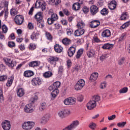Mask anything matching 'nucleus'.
Returning a JSON list of instances; mask_svg holds the SVG:
<instances>
[{
	"instance_id": "1",
	"label": "nucleus",
	"mask_w": 130,
	"mask_h": 130,
	"mask_svg": "<svg viewBox=\"0 0 130 130\" xmlns=\"http://www.w3.org/2000/svg\"><path fill=\"white\" fill-rule=\"evenodd\" d=\"M98 101H100V96H99V95L93 96L92 100L87 104L86 106L87 107V109H89V110L94 109L96 107V105H97L96 102H98Z\"/></svg>"
},
{
	"instance_id": "2",
	"label": "nucleus",
	"mask_w": 130,
	"mask_h": 130,
	"mask_svg": "<svg viewBox=\"0 0 130 130\" xmlns=\"http://www.w3.org/2000/svg\"><path fill=\"white\" fill-rule=\"evenodd\" d=\"M35 19L38 22L37 26L39 28L44 27V20H43V16L41 12H39L35 15Z\"/></svg>"
},
{
	"instance_id": "3",
	"label": "nucleus",
	"mask_w": 130,
	"mask_h": 130,
	"mask_svg": "<svg viewBox=\"0 0 130 130\" xmlns=\"http://www.w3.org/2000/svg\"><path fill=\"white\" fill-rule=\"evenodd\" d=\"M3 60H4L6 66H8L9 68H10V69H13L14 67H16V66H17L16 61H13V60L11 59V58L5 57Z\"/></svg>"
},
{
	"instance_id": "4",
	"label": "nucleus",
	"mask_w": 130,
	"mask_h": 130,
	"mask_svg": "<svg viewBox=\"0 0 130 130\" xmlns=\"http://www.w3.org/2000/svg\"><path fill=\"white\" fill-rule=\"evenodd\" d=\"M35 124V123L34 122H25L22 125V127L23 129L30 130L34 127Z\"/></svg>"
},
{
	"instance_id": "5",
	"label": "nucleus",
	"mask_w": 130,
	"mask_h": 130,
	"mask_svg": "<svg viewBox=\"0 0 130 130\" xmlns=\"http://www.w3.org/2000/svg\"><path fill=\"white\" fill-rule=\"evenodd\" d=\"M48 90H49V91H52V92L51 93L52 98H55L56 96H57V95L58 94V93H59L58 89H56L53 84L50 85L48 87Z\"/></svg>"
},
{
	"instance_id": "6",
	"label": "nucleus",
	"mask_w": 130,
	"mask_h": 130,
	"mask_svg": "<svg viewBox=\"0 0 130 130\" xmlns=\"http://www.w3.org/2000/svg\"><path fill=\"white\" fill-rule=\"evenodd\" d=\"M59 60V57H56L55 56H50L49 58L48 59V61L52 64L55 67L56 66V62Z\"/></svg>"
},
{
	"instance_id": "7",
	"label": "nucleus",
	"mask_w": 130,
	"mask_h": 130,
	"mask_svg": "<svg viewBox=\"0 0 130 130\" xmlns=\"http://www.w3.org/2000/svg\"><path fill=\"white\" fill-rule=\"evenodd\" d=\"M85 86V81L83 79L79 80L74 86L75 90L79 91Z\"/></svg>"
},
{
	"instance_id": "8",
	"label": "nucleus",
	"mask_w": 130,
	"mask_h": 130,
	"mask_svg": "<svg viewBox=\"0 0 130 130\" xmlns=\"http://www.w3.org/2000/svg\"><path fill=\"white\" fill-rule=\"evenodd\" d=\"M14 21L17 25H22L23 22H24V16L17 15L15 17Z\"/></svg>"
},
{
	"instance_id": "9",
	"label": "nucleus",
	"mask_w": 130,
	"mask_h": 130,
	"mask_svg": "<svg viewBox=\"0 0 130 130\" xmlns=\"http://www.w3.org/2000/svg\"><path fill=\"white\" fill-rule=\"evenodd\" d=\"M2 128L4 130H10L11 129V122L8 120H5L2 123Z\"/></svg>"
},
{
	"instance_id": "10",
	"label": "nucleus",
	"mask_w": 130,
	"mask_h": 130,
	"mask_svg": "<svg viewBox=\"0 0 130 130\" xmlns=\"http://www.w3.org/2000/svg\"><path fill=\"white\" fill-rule=\"evenodd\" d=\"M90 14L92 16H95L99 12V8L96 5H92L90 8Z\"/></svg>"
},
{
	"instance_id": "11",
	"label": "nucleus",
	"mask_w": 130,
	"mask_h": 130,
	"mask_svg": "<svg viewBox=\"0 0 130 130\" xmlns=\"http://www.w3.org/2000/svg\"><path fill=\"white\" fill-rule=\"evenodd\" d=\"M31 83L33 86H39V85H41L42 81L39 77H36L32 79Z\"/></svg>"
},
{
	"instance_id": "12",
	"label": "nucleus",
	"mask_w": 130,
	"mask_h": 130,
	"mask_svg": "<svg viewBox=\"0 0 130 130\" xmlns=\"http://www.w3.org/2000/svg\"><path fill=\"white\" fill-rule=\"evenodd\" d=\"M24 111L26 113H31L34 111L33 109V106H32V104H28L25 106Z\"/></svg>"
},
{
	"instance_id": "13",
	"label": "nucleus",
	"mask_w": 130,
	"mask_h": 130,
	"mask_svg": "<svg viewBox=\"0 0 130 130\" xmlns=\"http://www.w3.org/2000/svg\"><path fill=\"white\" fill-rule=\"evenodd\" d=\"M75 52H76V47L71 46L68 49V54L69 56L71 57V56H73V55L75 54Z\"/></svg>"
},
{
	"instance_id": "14",
	"label": "nucleus",
	"mask_w": 130,
	"mask_h": 130,
	"mask_svg": "<svg viewBox=\"0 0 130 130\" xmlns=\"http://www.w3.org/2000/svg\"><path fill=\"white\" fill-rule=\"evenodd\" d=\"M84 33H85V29H80L78 28L75 31L74 35L75 36H76V37H79L82 36V35H84Z\"/></svg>"
},
{
	"instance_id": "15",
	"label": "nucleus",
	"mask_w": 130,
	"mask_h": 130,
	"mask_svg": "<svg viewBox=\"0 0 130 130\" xmlns=\"http://www.w3.org/2000/svg\"><path fill=\"white\" fill-rule=\"evenodd\" d=\"M108 8L110 10H113L116 8V1L113 0L108 4Z\"/></svg>"
},
{
	"instance_id": "16",
	"label": "nucleus",
	"mask_w": 130,
	"mask_h": 130,
	"mask_svg": "<svg viewBox=\"0 0 130 130\" xmlns=\"http://www.w3.org/2000/svg\"><path fill=\"white\" fill-rule=\"evenodd\" d=\"M54 50L57 53H60L62 52L63 48L59 44H55L54 47Z\"/></svg>"
},
{
	"instance_id": "17",
	"label": "nucleus",
	"mask_w": 130,
	"mask_h": 130,
	"mask_svg": "<svg viewBox=\"0 0 130 130\" xmlns=\"http://www.w3.org/2000/svg\"><path fill=\"white\" fill-rule=\"evenodd\" d=\"M98 76L99 74L97 72L91 74L89 78V82H94V81H96V80L98 79Z\"/></svg>"
},
{
	"instance_id": "18",
	"label": "nucleus",
	"mask_w": 130,
	"mask_h": 130,
	"mask_svg": "<svg viewBox=\"0 0 130 130\" xmlns=\"http://www.w3.org/2000/svg\"><path fill=\"white\" fill-rule=\"evenodd\" d=\"M111 36V32H110V30L109 29H105L102 33V36L103 38L110 37Z\"/></svg>"
},
{
	"instance_id": "19",
	"label": "nucleus",
	"mask_w": 130,
	"mask_h": 130,
	"mask_svg": "<svg viewBox=\"0 0 130 130\" xmlns=\"http://www.w3.org/2000/svg\"><path fill=\"white\" fill-rule=\"evenodd\" d=\"M100 25V21L99 20H93L90 24V28H97L98 26Z\"/></svg>"
},
{
	"instance_id": "20",
	"label": "nucleus",
	"mask_w": 130,
	"mask_h": 130,
	"mask_svg": "<svg viewBox=\"0 0 130 130\" xmlns=\"http://www.w3.org/2000/svg\"><path fill=\"white\" fill-rule=\"evenodd\" d=\"M23 76L25 78H30V77L34 76V72L31 70H27L24 72Z\"/></svg>"
},
{
	"instance_id": "21",
	"label": "nucleus",
	"mask_w": 130,
	"mask_h": 130,
	"mask_svg": "<svg viewBox=\"0 0 130 130\" xmlns=\"http://www.w3.org/2000/svg\"><path fill=\"white\" fill-rule=\"evenodd\" d=\"M48 120H49V115L48 114H46L42 118L41 123L45 124Z\"/></svg>"
},
{
	"instance_id": "22",
	"label": "nucleus",
	"mask_w": 130,
	"mask_h": 130,
	"mask_svg": "<svg viewBox=\"0 0 130 130\" xmlns=\"http://www.w3.org/2000/svg\"><path fill=\"white\" fill-rule=\"evenodd\" d=\"M87 55L89 58H91V57H93L95 55V51L93 49L89 50L87 52Z\"/></svg>"
},
{
	"instance_id": "23",
	"label": "nucleus",
	"mask_w": 130,
	"mask_h": 130,
	"mask_svg": "<svg viewBox=\"0 0 130 130\" xmlns=\"http://www.w3.org/2000/svg\"><path fill=\"white\" fill-rule=\"evenodd\" d=\"M80 124V122L78 120H75L69 125L71 127L72 129L76 128L78 125Z\"/></svg>"
},
{
	"instance_id": "24",
	"label": "nucleus",
	"mask_w": 130,
	"mask_h": 130,
	"mask_svg": "<svg viewBox=\"0 0 130 130\" xmlns=\"http://www.w3.org/2000/svg\"><path fill=\"white\" fill-rule=\"evenodd\" d=\"M40 62L38 61H32L29 63V66L31 68H35V67H39Z\"/></svg>"
},
{
	"instance_id": "25",
	"label": "nucleus",
	"mask_w": 130,
	"mask_h": 130,
	"mask_svg": "<svg viewBox=\"0 0 130 130\" xmlns=\"http://www.w3.org/2000/svg\"><path fill=\"white\" fill-rule=\"evenodd\" d=\"M83 53H84V49L81 48L78 50L76 55L77 59H79V58L82 56V54H83Z\"/></svg>"
},
{
	"instance_id": "26",
	"label": "nucleus",
	"mask_w": 130,
	"mask_h": 130,
	"mask_svg": "<svg viewBox=\"0 0 130 130\" xmlns=\"http://www.w3.org/2000/svg\"><path fill=\"white\" fill-rule=\"evenodd\" d=\"M0 29H2L3 33H7L8 32V27H7V25L6 24H3L2 26V20L0 19Z\"/></svg>"
},
{
	"instance_id": "27",
	"label": "nucleus",
	"mask_w": 130,
	"mask_h": 130,
	"mask_svg": "<svg viewBox=\"0 0 130 130\" xmlns=\"http://www.w3.org/2000/svg\"><path fill=\"white\" fill-rule=\"evenodd\" d=\"M53 75V74L52 73V72L47 71V72H45L43 74V77H44V78H45V79H48V78L52 77Z\"/></svg>"
},
{
	"instance_id": "28",
	"label": "nucleus",
	"mask_w": 130,
	"mask_h": 130,
	"mask_svg": "<svg viewBox=\"0 0 130 130\" xmlns=\"http://www.w3.org/2000/svg\"><path fill=\"white\" fill-rule=\"evenodd\" d=\"M14 81V77L10 76L9 77L7 82L6 83V85L7 87H11L12 86V84H13V82Z\"/></svg>"
},
{
	"instance_id": "29",
	"label": "nucleus",
	"mask_w": 130,
	"mask_h": 130,
	"mask_svg": "<svg viewBox=\"0 0 130 130\" xmlns=\"http://www.w3.org/2000/svg\"><path fill=\"white\" fill-rule=\"evenodd\" d=\"M25 94V91L24 90V89L20 88L18 89L17 91V95L19 97H23L24 95Z\"/></svg>"
},
{
	"instance_id": "30",
	"label": "nucleus",
	"mask_w": 130,
	"mask_h": 130,
	"mask_svg": "<svg viewBox=\"0 0 130 130\" xmlns=\"http://www.w3.org/2000/svg\"><path fill=\"white\" fill-rule=\"evenodd\" d=\"M100 13L102 16H107V15H108L109 11L108 9L104 8L101 10Z\"/></svg>"
},
{
	"instance_id": "31",
	"label": "nucleus",
	"mask_w": 130,
	"mask_h": 130,
	"mask_svg": "<svg viewBox=\"0 0 130 130\" xmlns=\"http://www.w3.org/2000/svg\"><path fill=\"white\" fill-rule=\"evenodd\" d=\"M67 115V112L64 110L60 111L58 112V115L60 118H64L66 115Z\"/></svg>"
},
{
	"instance_id": "32",
	"label": "nucleus",
	"mask_w": 130,
	"mask_h": 130,
	"mask_svg": "<svg viewBox=\"0 0 130 130\" xmlns=\"http://www.w3.org/2000/svg\"><path fill=\"white\" fill-rule=\"evenodd\" d=\"M45 35L47 39L49 40V41H52L53 38L52 37V36L51 35V34H50V32L46 31Z\"/></svg>"
},
{
	"instance_id": "33",
	"label": "nucleus",
	"mask_w": 130,
	"mask_h": 130,
	"mask_svg": "<svg viewBox=\"0 0 130 130\" xmlns=\"http://www.w3.org/2000/svg\"><path fill=\"white\" fill-rule=\"evenodd\" d=\"M77 26L78 29H80V30H84L83 28L85 27V23L83 21L79 22L78 23Z\"/></svg>"
},
{
	"instance_id": "34",
	"label": "nucleus",
	"mask_w": 130,
	"mask_h": 130,
	"mask_svg": "<svg viewBox=\"0 0 130 130\" xmlns=\"http://www.w3.org/2000/svg\"><path fill=\"white\" fill-rule=\"evenodd\" d=\"M81 6L77 3H74L73 5L72 9L74 11H79Z\"/></svg>"
},
{
	"instance_id": "35",
	"label": "nucleus",
	"mask_w": 130,
	"mask_h": 130,
	"mask_svg": "<svg viewBox=\"0 0 130 130\" xmlns=\"http://www.w3.org/2000/svg\"><path fill=\"white\" fill-rule=\"evenodd\" d=\"M62 43L63 44H64V45H70V44L71 43V42L70 39L66 38L62 40Z\"/></svg>"
},
{
	"instance_id": "36",
	"label": "nucleus",
	"mask_w": 130,
	"mask_h": 130,
	"mask_svg": "<svg viewBox=\"0 0 130 130\" xmlns=\"http://www.w3.org/2000/svg\"><path fill=\"white\" fill-rule=\"evenodd\" d=\"M111 47H112V44L106 43L102 46V48H103V49H110Z\"/></svg>"
},
{
	"instance_id": "37",
	"label": "nucleus",
	"mask_w": 130,
	"mask_h": 130,
	"mask_svg": "<svg viewBox=\"0 0 130 130\" xmlns=\"http://www.w3.org/2000/svg\"><path fill=\"white\" fill-rule=\"evenodd\" d=\"M46 107H47V105L45 102L41 103V106L39 108V110H40V111H43L44 109H46Z\"/></svg>"
},
{
	"instance_id": "38",
	"label": "nucleus",
	"mask_w": 130,
	"mask_h": 130,
	"mask_svg": "<svg viewBox=\"0 0 130 130\" xmlns=\"http://www.w3.org/2000/svg\"><path fill=\"white\" fill-rule=\"evenodd\" d=\"M28 48L29 50H34L35 49H36V44L34 43H30L28 45Z\"/></svg>"
},
{
	"instance_id": "39",
	"label": "nucleus",
	"mask_w": 130,
	"mask_h": 130,
	"mask_svg": "<svg viewBox=\"0 0 130 130\" xmlns=\"http://www.w3.org/2000/svg\"><path fill=\"white\" fill-rule=\"evenodd\" d=\"M128 90V88L125 87L119 90V93L120 94H124V93H126Z\"/></svg>"
},
{
	"instance_id": "40",
	"label": "nucleus",
	"mask_w": 130,
	"mask_h": 130,
	"mask_svg": "<svg viewBox=\"0 0 130 130\" xmlns=\"http://www.w3.org/2000/svg\"><path fill=\"white\" fill-rule=\"evenodd\" d=\"M89 128H91V129H95V128H96V126H97V125H96V123H94V122H91L89 125Z\"/></svg>"
},
{
	"instance_id": "41",
	"label": "nucleus",
	"mask_w": 130,
	"mask_h": 130,
	"mask_svg": "<svg viewBox=\"0 0 130 130\" xmlns=\"http://www.w3.org/2000/svg\"><path fill=\"white\" fill-rule=\"evenodd\" d=\"M10 14L11 16H16V15L18 14V11H17V10L15 9H12L10 10Z\"/></svg>"
},
{
	"instance_id": "42",
	"label": "nucleus",
	"mask_w": 130,
	"mask_h": 130,
	"mask_svg": "<svg viewBox=\"0 0 130 130\" xmlns=\"http://www.w3.org/2000/svg\"><path fill=\"white\" fill-rule=\"evenodd\" d=\"M53 85L54 87H55L56 90H58L57 88H59V86H60V82L59 81H56L54 82Z\"/></svg>"
},
{
	"instance_id": "43",
	"label": "nucleus",
	"mask_w": 130,
	"mask_h": 130,
	"mask_svg": "<svg viewBox=\"0 0 130 130\" xmlns=\"http://www.w3.org/2000/svg\"><path fill=\"white\" fill-rule=\"evenodd\" d=\"M51 18L53 20L54 22L58 20V16H57V14H53L51 16Z\"/></svg>"
},
{
	"instance_id": "44",
	"label": "nucleus",
	"mask_w": 130,
	"mask_h": 130,
	"mask_svg": "<svg viewBox=\"0 0 130 130\" xmlns=\"http://www.w3.org/2000/svg\"><path fill=\"white\" fill-rule=\"evenodd\" d=\"M69 101L70 105H74L76 103V98H69Z\"/></svg>"
},
{
	"instance_id": "45",
	"label": "nucleus",
	"mask_w": 130,
	"mask_h": 130,
	"mask_svg": "<svg viewBox=\"0 0 130 130\" xmlns=\"http://www.w3.org/2000/svg\"><path fill=\"white\" fill-rule=\"evenodd\" d=\"M66 32L68 36H71V35L73 33V29L72 28H67Z\"/></svg>"
},
{
	"instance_id": "46",
	"label": "nucleus",
	"mask_w": 130,
	"mask_h": 130,
	"mask_svg": "<svg viewBox=\"0 0 130 130\" xmlns=\"http://www.w3.org/2000/svg\"><path fill=\"white\" fill-rule=\"evenodd\" d=\"M89 8L87 6H84L82 8V11L83 12L84 14H88L89 13Z\"/></svg>"
},
{
	"instance_id": "47",
	"label": "nucleus",
	"mask_w": 130,
	"mask_h": 130,
	"mask_svg": "<svg viewBox=\"0 0 130 130\" xmlns=\"http://www.w3.org/2000/svg\"><path fill=\"white\" fill-rule=\"evenodd\" d=\"M42 4V3H41V2L37 1L36 2L35 8H36L37 9L40 8Z\"/></svg>"
},
{
	"instance_id": "48",
	"label": "nucleus",
	"mask_w": 130,
	"mask_h": 130,
	"mask_svg": "<svg viewBox=\"0 0 130 130\" xmlns=\"http://www.w3.org/2000/svg\"><path fill=\"white\" fill-rule=\"evenodd\" d=\"M8 45L9 47L12 48V47H15V46H16V44L14 42H9L8 43Z\"/></svg>"
},
{
	"instance_id": "49",
	"label": "nucleus",
	"mask_w": 130,
	"mask_h": 130,
	"mask_svg": "<svg viewBox=\"0 0 130 130\" xmlns=\"http://www.w3.org/2000/svg\"><path fill=\"white\" fill-rule=\"evenodd\" d=\"M126 124V122H119L117 123V126L119 127H124V126Z\"/></svg>"
},
{
	"instance_id": "50",
	"label": "nucleus",
	"mask_w": 130,
	"mask_h": 130,
	"mask_svg": "<svg viewBox=\"0 0 130 130\" xmlns=\"http://www.w3.org/2000/svg\"><path fill=\"white\" fill-rule=\"evenodd\" d=\"M37 34L35 33V32H32L31 35L30 36V38L32 40H36L37 39V37H36Z\"/></svg>"
},
{
	"instance_id": "51",
	"label": "nucleus",
	"mask_w": 130,
	"mask_h": 130,
	"mask_svg": "<svg viewBox=\"0 0 130 130\" xmlns=\"http://www.w3.org/2000/svg\"><path fill=\"white\" fill-rule=\"evenodd\" d=\"M8 79V76L7 75H3L0 76V81L1 82H4V81H6Z\"/></svg>"
},
{
	"instance_id": "52",
	"label": "nucleus",
	"mask_w": 130,
	"mask_h": 130,
	"mask_svg": "<svg viewBox=\"0 0 130 130\" xmlns=\"http://www.w3.org/2000/svg\"><path fill=\"white\" fill-rule=\"evenodd\" d=\"M4 101V95L3 94V89L0 87V102Z\"/></svg>"
},
{
	"instance_id": "53",
	"label": "nucleus",
	"mask_w": 130,
	"mask_h": 130,
	"mask_svg": "<svg viewBox=\"0 0 130 130\" xmlns=\"http://www.w3.org/2000/svg\"><path fill=\"white\" fill-rule=\"evenodd\" d=\"M40 8H41L42 11H44V10L46 9V3H42V4H41V7Z\"/></svg>"
},
{
	"instance_id": "54",
	"label": "nucleus",
	"mask_w": 130,
	"mask_h": 130,
	"mask_svg": "<svg viewBox=\"0 0 130 130\" xmlns=\"http://www.w3.org/2000/svg\"><path fill=\"white\" fill-rule=\"evenodd\" d=\"M4 11H8V7H9V2L6 1L4 4Z\"/></svg>"
},
{
	"instance_id": "55",
	"label": "nucleus",
	"mask_w": 130,
	"mask_h": 130,
	"mask_svg": "<svg viewBox=\"0 0 130 130\" xmlns=\"http://www.w3.org/2000/svg\"><path fill=\"white\" fill-rule=\"evenodd\" d=\"M47 22L49 25H51L54 23V21L51 18V17L48 18Z\"/></svg>"
},
{
	"instance_id": "56",
	"label": "nucleus",
	"mask_w": 130,
	"mask_h": 130,
	"mask_svg": "<svg viewBox=\"0 0 130 130\" xmlns=\"http://www.w3.org/2000/svg\"><path fill=\"white\" fill-rule=\"evenodd\" d=\"M123 62H124V58H121L118 61L119 66H122L123 64Z\"/></svg>"
},
{
	"instance_id": "57",
	"label": "nucleus",
	"mask_w": 130,
	"mask_h": 130,
	"mask_svg": "<svg viewBox=\"0 0 130 130\" xmlns=\"http://www.w3.org/2000/svg\"><path fill=\"white\" fill-rule=\"evenodd\" d=\"M100 60H101V61H103L105 59H106V58H107V54H104L102 55L100 57Z\"/></svg>"
},
{
	"instance_id": "58",
	"label": "nucleus",
	"mask_w": 130,
	"mask_h": 130,
	"mask_svg": "<svg viewBox=\"0 0 130 130\" xmlns=\"http://www.w3.org/2000/svg\"><path fill=\"white\" fill-rule=\"evenodd\" d=\"M77 100L78 101H79V102H82L83 100H84V96H83L82 95H79L77 97Z\"/></svg>"
},
{
	"instance_id": "59",
	"label": "nucleus",
	"mask_w": 130,
	"mask_h": 130,
	"mask_svg": "<svg viewBox=\"0 0 130 130\" xmlns=\"http://www.w3.org/2000/svg\"><path fill=\"white\" fill-rule=\"evenodd\" d=\"M63 103L65 104V105H71V104L70 103V98L66 99L64 101Z\"/></svg>"
},
{
	"instance_id": "60",
	"label": "nucleus",
	"mask_w": 130,
	"mask_h": 130,
	"mask_svg": "<svg viewBox=\"0 0 130 130\" xmlns=\"http://www.w3.org/2000/svg\"><path fill=\"white\" fill-rule=\"evenodd\" d=\"M63 13L66 15V16H70V15L71 14V13H70V12H69V10H68V9H64L63 10Z\"/></svg>"
},
{
	"instance_id": "61",
	"label": "nucleus",
	"mask_w": 130,
	"mask_h": 130,
	"mask_svg": "<svg viewBox=\"0 0 130 130\" xmlns=\"http://www.w3.org/2000/svg\"><path fill=\"white\" fill-rule=\"evenodd\" d=\"M115 118H116V115H112V116L108 117V119L109 120H113V119H115Z\"/></svg>"
},
{
	"instance_id": "62",
	"label": "nucleus",
	"mask_w": 130,
	"mask_h": 130,
	"mask_svg": "<svg viewBox=\"0 0 130 130\" xmlns=\"http://www.w3.org/2000/svg\"><path fill=\"white\" fill-rule=\"evenodd\" d=\"M18 47L20 49V50H25V45L23 44H21L20 45H19Z\"/></svg>"
},
{
	"instance_id": "63",
	"label": "nucleus",
	"mask_w": 130,
	"mask_h": 130,
	"mask_svg": "<svg viewBox=\"0 0 130 130\" xmlns=\"http://www.w3.org/2000/svg\"><path fill=\"white\" fill-rule=\"evenodd\" d=\"M126 17H127V15L126 14H125V13H123L121 16L120 19H121V20H126Z\"/></svg>"
},
{
	"instance_id": "64",
	"label": "nucleus",
	"mask_w": 130,
	"mask_h": 130,
	"mask_svg": "<svg viewBox=\"0 0 130 130\" xmlns=\"http://www.w3.org/2000/svg\"><path fill=\"white\" fill-rule=\"evenodd\" d=\"M105 88H106V82H103L101 84V89H105Z\"/></svg>"
}]
</instances>
